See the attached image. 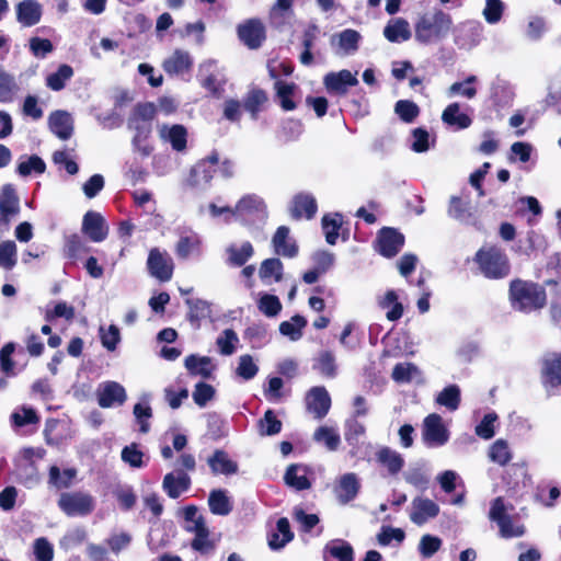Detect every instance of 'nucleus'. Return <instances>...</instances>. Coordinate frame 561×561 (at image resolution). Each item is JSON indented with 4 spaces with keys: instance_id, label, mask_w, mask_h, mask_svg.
<instances>
[{
    "instance_id": "8fccbe9b",
    "label": "nucleus",
    "mask_w": 561,
    "mask_h": 561,
    "mask_svg": "<svg viewBox=\"0 0 561 561\" xmlns=\"http://www.w3.org/2000/svg\"><path fill=\"white\" fill-rule=\"evenodd\" d=\"M184 514V529L192 534L201 533L207 529L204 517L198 513L196 506H187L183 511Z\"/></svg>"
},
{
    "instance_id": "f257e3e1",
    "label": "nucleus",
    "mask_w": 561,
    "mask_h": 561,
    "mask_svg": "<svg viewBox=\"0 0 561 561\" xmlns=\"http://www.w3.org/2000/svg\"><path fill=\"white\" fill-rule=\"evenodd\" d=\"M453 26L451 16L442 10L422 15L415 24V39L422 44H433L445 38Z\"/></svg>"
},
{
    "instance_id": "338daca9",
    "label": "nucleus",
    "mask_w": 561,
    "mask_h": 561,
    "mask_svg": "<svg viewBox=\"0 0 561 561\" xmlns=\"http://www.w3.org/2000/svg\"><path fill=\"white\" fill-rule=\"evenodd\" d=\"M396 114L405 123H412L419 115V106L408 100H400L394 105Z\"/></svg>"
},
{
    "instance_id": "79ce46f5",
    "label": "nucleus",
    "mask_w": 561,
    "mask_h": 561,
    "mask_svg": "<svg viewBox=\"0 0 561 561\" xmlns=\"http://www.w3.org/2000/svg\"><path fill=\"white\" fill-rule=\"evenodd\" d=\"M10 422L13 427H23L26 425L38 424L39 416L33 408L21 405L14 409L11 413Z\"/></svg>"
},
{
    "instance_id": "774afa93",
    "label": "nucleus",
    "mask_w": 561,
    "mask_h": 561,
    "mask_svg": "<svg viewBox=\"0 0 561 561\" xmlns=\"http://www.w3.org/2000/svg\"><path fill=\"white\" fill-rule=\"evenodd\" d=\"M504 9L505 5L501 0H485L482 15L489 24H496L502 19Z\"/></svg>"
},
{
    "instance_id": "58836bf2",
    "label": "nucleus",
    "mask_w": 561,
    "mask_h": 561,
    "mask_svg": "<svg viewBox=\"0 0 561 561\" xmlns=\"http://www.w3.org/2000/svg\"><path fill=\"white\" fill-rule=\"evenodd\" d=\"M35 454L33 448H25L23 450V456L27 460L24 467L19 468V479L20 481L27 488H32L38 483L39 477L37 469L34 463L31 461L32 456Z\"/></svg>"
},
{
    "instance_id": "37998d69",
    "label": "nucleus",
    "mask_w": 561,
    "mask_h": 561,
    "mask_svg": "<svg viewBox=\"0 0 561 561\" xmlns=\"http://www.w3.org/2000/svg\"><path fill=\"white\" fill-rule=\"evenodd\" d=\"M226 251L229 263L236 266H242L253 255V247L249 241L240 245L231 244Z\"/></svg>"
},
{
    "instance_id": "c03bdc74",
    "label": "nucleus",
    "mask_w": 561,
    "mask_h": 561,
    "mask_svg": "<svg viewBox=\"0 0 561 561\" xmlns=\"http://www.w3.org/2000/svg\"><path fill=\"white\" fill-rule=\"evenodd\" d=\"M45 169L46 164L38 156H22L19 159L16 171L21 176H27L32 173L42 174Z\"/></svg>"
},
{
    "instance_id": "f8f14e48",
    "label": "nucleus",
    "mask_w": 561,
    "mask_h": 561,
    "mask_svg": "<svg viewBox=\"0 0 561 561\" xmlns=\"http://www.w3.org/2000/svg\"><path fill=\"white\" fill-rule=\"evenodd\" d=\"M307 409L316 419H323L331 407V398L324 387L311 388L306 396Z\"/></svg>"
},
{
    "instance_id": "cd10ccee",
    "label": "nucleus",
    "mask_w": 561,
    "mask_h": 561,
    "mask_svg": "<svg viewBox=\"0 0 561 561\" xmlns=\"http://www.w3.org/2000/svg\"><path fill=\"white\" fill-rule=\"evenodd\" d=\"M317 211V202L310 194H298L294 197L290 213L294 218L310 219Z\"/></svg>"
},
{
    "instance_id": "e433bc0d",
    "label": "nucleus",
    "mask_w": 561,
    "mask_h": 561,
    "mask_svg": "<svg viewBox=\"0 0 561 561\" xmlns=\"http://www.w3.org/2000/svg\"><path fill=\"white\" fill-rule=\"evenodd\" d=\"M313 369L324 378H334L337 375L335 355L331 351H322L314 359Z\"/></svg>"
},
{
    "instance_id": "72a5a7b5",
    "label": "nucleus",
    "mask_w": 561,
    "mask_h": 561,
    "mask_svg": "<svg viewBox=\"0 0 561 561\" xmlns=\"http://www.w3.org/2000/svg\"><path fill=\"white\" fill-rule=\"evenodd\" d=\"M207 462L215 474H232L238 470V465L222 450H216Z\"/></svg>"
},
{
    "instance_id": "6e6d98bb",
    "label": "nucleus",
    "mask_w": 561,
    "mask_h": 561,
    "mask_svg": "<svg viewBox=\"0 0 561 561\" xmlns=\"http://www.w3.org/2000/svg\"><path fill=\"white\" fill-rule=\"evenodd\" d=\"M150 126L148 124L137 125L136 134L133 138V147L135 151L144 157H148L152 152V147L147 142L150 135Z\"/></svg>"
},
{
    "instance_id": "3c124183",
    "label": "nucleus",
    "mask_w": 561,
    "mask_h": 561,
    "mask_svg": "<svg viewBox=\"0 0 561 561\" xmlns=\"http://www.w3.org/2000/svg\"><path fill=\"white\" fill-rule=\"evenodd\" d=\"M477 82L476 76H469L466 80L453 83L447 90V96L461 95L466 99H473L477 95V89L473 83Z\"/></svg>"
},
{
    "instance_id": "2f4dec72",
    "label": "nucleus",
    "mask_w": 561,
    "mask_h": 561,
    "mask_svg": "<svg viewBox=\"0 0 561 561\" xmlns=\"http://www.w3.org/2000/svg\"><path fill=\"white\" fill-rule=\"evenodd\" d=\"M545 382L556 387L561 385V354H550L543 359Z\"/></svg>"
},
{
    "instance_id": "a18cd8bd",
    "label": "nucleus",
    "mask_w": 561,
    "mask_h": 561,
    "mask_svg": "<svg viewBox=\"0 0 561 561\" xmlns=\"http://www.w3.org/2000/svg\"><path fill=\"white\" fill-rule=\"evenodd\" d=\"M208 505L213 514L220 516L228 515L232 510L229 497L222 490H214L210 492Z\"/></svg>"
},
{
    "instance_id": "423d86ee",
    "label": "nucleus",
    "mask_w": 561,
    "mask_h": 561,
    "mask_svg": "<svg viewBox=\"0 0 561 561\" xmlns=\"http://www.w3.org/2000/svg\"><path fill=\"white\" fill-rule=\"evenodd\" d=\"M58 506L67 516H85L94 510V499L84 492H66L59 496Z\"/></svg>"
},
{
    "instance_id": "c9c22d12",
    "label": "nucleus",
    "mask_w": 561,
    "mask_h": 561,
    "mask_svg": "<svg viewBox=\"0 0 561 561\" xmlns=\"http://www.w3.org/2000/svg\"><path fill=\"white\" fill-rule=\"evenodd\" d=\"M308 470L306 467L300 465H290L284 476L287 485L301 491L307 490L311 486L310 481L307 478Z\"/></svg>"
},
{
    "instance_id": "7ed1b4c3",
    "label": "nucleus",
    "mask_w": 561,
    "mask_h": 561,
    "mask_svg": "<svg viewBox=\"0 0 561 561\" xmlns=\"http://www.w3.org/2000/svg\"><path fill=\"white\" fill-rule=\"evenodd\" d=\"M476 261L483 275L488 278H502L510 273L506 254L494 247L481 249L476 254Z\"/></svg>"
},
{
    "instance_id": "4468645a",
    "label": "nucleus",
    "mask_w": 561,
    "mask_h": 561,
    "mask_svg": "<svg viewBox=\"0 0 561 561\" xmlns=\"http://www.w3.org/2000/svg\"><path fill=\"white\" fill-rule=\"evenodd\" d=\"M15 15L22 26L31 27L39 23L43 7L36 0H22L15 5Z\"/></svg>"
},
{
    "instance_id": "2eb2a0df",
    "label": "nucleus",
    "mask_w": 561,
    "mask_h": 561,
    "mask_svg": "<svg viewBox=\"0 0 561 561\" xmlns=\"http://www.w3.org/2000/svg\"><path fill=\"white\" fill-rule=\"evenodd\" d=\"M158 134L160 139L163 142L170 144L175 151H183L186 148L187 130L183 125H159Z\"/></svg>"
},
{
    "instance_id": "473e14b6",
    "label": "nucleus",
    "mask_w": 561,
    "mask_h": 561,
    "mask_svg": "<svg viewBox=\"0 0 561 561\" xmlns=\"http://www.w3.org/2000/svg\"><path fill=\"white\" fill-rule=\"evenodd\" d=\"M185 367L190 374L208 378L215 370V365L210 357L190 355L185 358Z\"/></svg>"
},
{
    "instance_id": "bf43d9fd",
    "label": "nucleus",
    "mask_w": 561,
    "mask_h": 561,
    "mask_svg": "<svg viewBox=\"0 0 561 561\" xmlns=\"http://www.w3.org/2000/svg\"><path fill=\"white\" fill-rule=\"evenodd\" d=\"M238 343L239 337L232 329L224 330L216 341L220 354L225 356L232 355L236 352V346Z\"/></svg>"
},
{
    "instance_id": "0e129e2a",
    "label": "nucleus",
    "mask_w": 561,
    "mask_h": 561,
    "mask_svg": "<svg viewBox=\"0 0 561 561\" xmlns=\"http://www.w3.org/2000/svg\"><path fill=\"white\" fill-rule=\"evenodd\" d=\"M259 310L268 318L276 317L282 310V304L277 296L262 294L257 301Z\"/></svg>"
},
{
    "instance_id": "c756f323",
    "label": "nucleus",
    "mask_w": 561,
    "mask_h": 561,
    "mask_svg": "<svg viewBox=\"0 0 561 561\" xmlns=\"http://www.w3.org/2000/svg\"><path fill=\"white\" fill-rule=\"evenodd\" d=\"M360 34L355 30H344L331 37V44L336 45L344 55L354 54L358 49Z\"/></svg>"
},
{
    "instance_id": "b1692460",
    "label": "nucleus",
    "mask_w": 561,
    "mask_h": 561,
    "mask_svg": "<svg viewBox=\"0 0 561 561\" xmlns=\"http://www.w3.org/2000/svg\"><path fill=\"white\" fill-rule=\"evenodd\" d=\"M359 491V481L355 473L343 474L334 489L335 495L341 504L354 500Z\"/></svg>"
},
{
    "instance_id": "f03ea898",
    "label": "nucleus",
    "mask_w": 561,
    "mask_h": 561,
    "mask_svg": "<svg viewBox=\"0 0 561 561\" xmlns=\"http://www.w3.org/2000/svg\"><path fill=\"white\" fill-rule=\"evenodd\" d=\"M510 299L514 309L530 312L545 306L546 293L535 283L516 279L511 283Z\"/></svg>"
},
{
    "instance_id": "ddd939ff",
    "label": "nucleus",
    "mask_w": 561,
    "mask_h": 561,
    "mask_svg": "<svg viewBox=\"0 0 561 561\" xmlns=\"http://www.w3.org/2000/svg\"><path fill=\"white\" fill-rule=\"evenodd\" d=\"M356 75L357 72L352 73L346 69L337 72H329L323 78V84L331 93L345 94L350 87L358 84Z\"/></svg>"
},
{
    "instance_id": "69168bd1",
    "label": "nucleus",
    "mask_w": 561,
    "mask_h": 561,
    "mask_svg": "<svg viewBox=\"0 0 561 561\" xmlns=\"http://www.w3.org/2000/svg\"><path fill=\"white\" fill-rule=\"evenodd\" d=\"M145 455L141 450H139L136 444H130L123 448L122 450V460L128 463L133 468H142L146 466V461L144 459Z\"/></svg>"
},
{
    "instance_id": "680f3d73",
    "label": "nucleus",
    "mask_w": 561,
    "mask_h": 561,
    "mask_svg": "<svg viewBox=\"0 0 561 561\" xmlns=\"http://www.w3.org/2000/svg\"><path fill=\"white\" fill-rule=\"evenodd\" d=\"M16 244L11 241L0 243V267L10 271L16 264Z\"/></svg>"
},
{
    "instance_id": "f704fd0d",
    "label": "nucleus",
    "mask_w": 561,
    "mask_h": 561,
    "mask_svg": "<svg viewBox=\"0 0 561 561\" xmlns=\"http://www.w3.org/2000/svg\"><path fill=\"white\" fill-rule=\"evenodd\" d=\"M447 214L453 219L463 224H470L473 219L470 203L458 196L450 197Z\"/></svg>"
},
{
    "instance_id": "9d476101",
    "label": "nucleus",
    "mask_w": 561,
    "mask_h": 561,
    "mask_svg": "<svg viewBox=\"0 0 561 561\" xmlns=\"http://www.w3.org/2000/svg\"><path fill=\"white\" fill-rule=\"evenodd\" d=\"M96 396L99 405L104 409L122 405L127 399L125 388L116 381L102 382Z\"/></svg>"
},
{
    "instance_id": "39448f33",
    "label": "nucleus",
    "mask_w": 561,
    "mask_h": 561,
    "mask_svg": "<svg viewBox=\"0 0 561 561\" xmlns=\"http://www.w3.org/2000/svg\"><path fill=\"white\" fill-rule=\"evenodd\" d=\"M234 219L244 225L263 222L266 217V205L264 201L255 194L243 195L233 207Z\"/></svg>"
},
{
    "instance_id": "5fc2aeb1",
    "label": "nucleus",
    "mask_w": 561,
    "mask_h": 561,
    "mask_svg": "<svg viewBox=\"0 0 561 561\" xmlns=\"http://www.w3.org/2000/svg\"><path fill=\"white\" fill-rule=\"evenodd\" d=\"M72 76L73 69L70 66L60 65L56 72L46 78V85L53 91H60Z\"/></svg>"
},
{
    "instance_id": "ea45409f",
    "label": "nucleus",
    "mask_w": 561,
    "mask_h": 561,
    "mask_svg": "<svg viewBox=\"0 0 561 561\" xmlns=\"http://www.w3.org/2000/svg\"><path fill=\"white\" fill-rule=\"evenodd\" d=\"M293 537L294 535L290 531L288 519L282 517L277 520L276 531L273 533L268 539V546L273 550L282 549Z\"/></svg>"
},
{
    "instance_id": "7c9ffc66",
    "label": "nucleus",
    "mask_w": 561,
    "mask_h": 561,
    "mask_svg": "<svg viewBox=\"0 0 561 561\" xmlns=\"http://www.w3.org/2000/svg\"><path fill=\"white\" fill-rule=\"evenodd\" d=\"M272 243L275 252L282 256L293 257L297 253V247L289 238V229L285 226L276 230Z\"/></svg>"
},
{
    "instance_id": "a19ab883",
    "label": "nucleus",
    "mask_w": 561,
    "mask_h": 561,
    "mask_svg": "<svg viewBox=\"0 0 561 561\" xmlns=\"http://www.w3.org/2000/svg\"><path fill=\"white\" fill-rule=\"evenodd\" d=\"M259 275L264 284L270 285L280 280L283 264L278 259H266L262 262Z\"/></svg>"
},
{
    "instance_id": "052dcab7",
    "label": "nucleus",
    "mask_w": 561,
    "mask_h": 561,
    "mask_svg": "<svg viewBox=\"0 0 561 561\" xmlns=\"http://www.w3.org/2000/svg\"><path fill=\"white\" fill-rule=\"evenodd\" d=\"M282 431V422L276 417L272 410H267L259 421V432L262 436H273Z\"/></svg>"
},
{
    "instance_id": "c85d7f7f",
    "label": "nucleus",
    "mask_w": 561,
    "mask_h": 561,
    "mask_svg": "<svg viewBox=\"0 0 561 561\" xmlns=\"http://www.w3.org/2000/svg\"><path fill=\"white\" fill-rule=\"evenodd\" d=\"M442 121L446 125L457 129H466L472 124L470 116L460 111V104L457 102L449 104L443 111Z\"/></svg>"
},
{
    "instance_id": "09e8293b",
    "label": "nucleus",
    "mask_w": 561,
    "mask_h": 561,
    "mask_svg": "<svg viewBox=\"0 0 561 561\" xmlns=\"http://www.w3.org/2000/svg\"><path fill=\"white\" fill-rule=\"evenodd\" d=\"M19 91L14 77L0 67V102H11Z\"/></svg>"
},
{
    "instance_id": "dca6fc26",
    "label": "nucleus",
    "mask_w": 561,
    "mask_h": 561,
    "mask_svg": "<svg viewBox=\"0 0 561 561\" xmlns=\"http://www.w3.org/2000/svg\"><path fill=\"white\" fill-rule=\"evenodd\" d=\"M190 485L191 478L182 469L167 473L162 481V489L171 499H178Z\"/></svg>"
},
{
    "instance_id": "412c9836",
    "label": "nucleus",
    "mask_w": 561,
    "mask_h": 561,
    "mask_svg": "<svg viewBox=\"0 0 561 561\" xmlns=\"http://www.w3.org/2000/svg\"><path fill=\"white\" fill-rule=\"evenodd\" d=\"M193 65L188 51L176 49L162 62L164 71L170 76H180L190 71Z\"/></svg>"
},
{
    "instance_id": "aec40b11",
    "label": "nucleus",
    "mask_w": 561,
    "mask_h": 561,
    "mask_svg": "<svg viewBox=\"0 0 561 561\" xmlns=\"http://www.w3.org/2000/svg\"><path fill=\"white\" fill-rule=\"evenodd\" d=\"M202 238L198 233L190 231L182 233L175 244V254L181 260H187L192 256L202 254Z\"/></svg>"
},
{
    "instance_id": "4c0bfd02",
    "label": "nucleus",
    "mask_w": 561,
    "mask_h": 561,
    "mask_svg": "<svg viewBox=\"0 0 561 561\" xmlns=\"http://www.w3.org/2000/svg\"><path fill=\"white\" fill-rule=\"evenodd\" d=\"M488 457L490 461L504 467L513 458V451L505 439H496L488 450Z\"/></svg>"
},
{
    "instance_id": "864d4df0",
    "label": "nucleus",
    "mask_w": 561,
    "mask_h": 561,
    "mask_svg": "<svg viewBox=\"0 0 561 561\" xmlns=\"http://www.w3.org/2000/svg\"><path fill=\"white\" fill-rule=\"evenodd\" d=\"M436 403L450 411L458 409L460 403V389L456 385L444 388L436 397Z\"/></svg>"
},
{
    "instance_id": "9b49d317",
    "label": "nucleus",
    "mask_w": 561,
    "mask_h": 561,
    "mask_svg": "<svg viewBox=\"0 0 561 561\" xmlns=\"http://www.w3.org/2000/svg\"><path fill=\"white\" fill-rule=\"evenodd\" d=\"M439 514V506L431 499L417 496L411 503L410 519L415 525H424Z\"/></svg>"
},
{
    "instance_id": "e2e57ef3",
    "label": "nucleus",
    "mask_w": 561,
    "mask_h": 561,
    "mask_svg": "<svg viewBox=\"0 0 561 561\" xmlns=\"http://www.w3.org/2000/svg\"><path fill=\"white\" fill-rule=\"evenodd\" d=\"M266 93L262 90L255 89L248 93L244 100V108L251 114L253 119H256L261 106L266 102Z\"/></svg>"
},
{
    "instance_id": "49530a36",
    "label": "nucleus",
    "mask_w": 561,
    "mask_h": 561,
    "mask_svg": "<svg viewBox=\"0 0 561 561\" xmlns=\"http://www.w3.org/2000/svg\"><path fill=\"white\" fill-rule=\"evenodd\" d=\"M307 325V320L296 314L288 321H283L279 324V332L288 336L291 341H298L302 336V329Z\"/></svg>"
},
{
    "instance_id": "6e6552de",
    "label": "nucleus",
    "mask_w": 561,
    "mask_h": 561,
    "mask_svg": "<svg viewBox=\"0 0 561 561\" xmlns=\"http://www.w3.org/2000/svg\"><path fill=\"white\" fill-rule=\"evenodd\" d=\"M201 84L208 90L213 95L220 96L224 92L226 84V76L221 69L218 68L216 61L208 60L199 67Z\"/></svg>"
},
{
    "instance_id": "0eeeda50",
    "label": "nucleus",
    "mask_w": 561,
    "mask_h": 561,
    "mask_svg": "<svg viewBox=\"0 0 561 561\" xmlns=\"http://www.w3.org/2000/svg\"><path fill=\"white\" fill-rule=\"evenodd\" d=\"M422 439L427 447H440L449 439V432L440 415L433 413L425 417L422 427Z\"/></svg>"
},
{
    "instance_id": "603ef678",
    "label": "nucleus",
    "mask_w": 561,
    "mask_h": 561,
    "mask_svg": "<svg viewBox=\"0 0 561 561\" xmlns=\"http://www.w3.org/2000/svg\"><path fill=\"white\" fill-rule=\"evenodd\" d=\"M313 439L318 443H322L329 450H336L340 443V434L333 427L320 426L313 433Z\"/></svg>"
},
{
    "instance_id": "de8ad7c7",
    "label": "nucleus",
    "mask_w": 561,
    "mask_h": 561,
    "mask_svg": "<svg viewBox=\"0 0 561 561\" xmlns=\"http://www.w3.org/2000/svg\"><path fill=\"white\" fill-rule=\"evenodd\" d=\"M342 222V216L337 213L323 216L322 229L329 244H335Z\"/></svg>"
},
{
    "instance_id": "6ab92c4d",
    "label": "nucleus",
    "mask_w": 561,
    "mask_h": 561,
    "mask_svg": "<svg viewBox=\"0 0 561 561\" xmlns=\"http://www.w3.org/2000/svg\"><path fill=\"white\" fill-rule=\"evenodd\" d=\"M404 237L397 230L383 228L378 236V251L386 257L394 256L403 247Z\"/></svg>"
},
{
    "instance_id": "20e7f679",
    "label": "nucleus",
    "mask_w": 561,
    "mask_h": 561,
    "mask_svg": "<svg viewBox=\"0 0 561 561\" xmlns=\"http://www.w3.org/2000/svg\"><path fill=\"white\" fill-rule=\"evenodd\" d=\"M489 518L497 524L500 535L505 539L522 537L525 534L524 525L508 514L503 497L492 501Z\"/></svg>"
},
{
    "instance_id": "4be33fe9",
    "label": "nucleus",
    "mask_w": 561,
    "mask_h": 561,
    "mask_svg": "<svg viewBox=\"0 0 561 561\" xmlns=\"http://www.w3.org/2000/svg\"><path fill=\"white\" fill-rule=\"evenodd\" d=\"M20 211L19 197L11 184H5L0 191V220L8 224L12 216Z\"/></svg>"
},
{
    "instance_id": "a211bd4d",
    "label": "nucleus",
    "mask_w": 561,
    "mask_h": 561,
    "mask_svg": "<svg viewBox=\"0 0 561 561\" xmlns=\"http://www.w3.org/2000/svg\"><path fill=\"white\" fill-rule=\"evenodd\" d=\"M82 231L93 242H101L107 237L108 227L101 214L90 210L83 216Z\"/></svg>"
},
{
    "instance_id": "4d7b16f0",
    "label": "nucleus",
    "mask_w": 561,
    "mask_h": 561,
    "mask_svg": "<svg viewBox=\"0 0 561 561\" xmlns=\"http://www.w3.org/2000/svg\"><path fill=\"white\" fill-rule=\"evenodd\" d=\"M215 170L208 168L207 161H199L191 171L190 184L193 186H204L207 185L213 176Z\"/></svg>"
},
{
    "instance_id": "f3484780",
    "label": "nucleus",
    "mask_w": 561,
    "mask_h": 561,
    "mask_svg": "<svg viewBox=\"0 0 561 561\" xmlns=\"http://www.w3.org/2000/svg\"><path fill=\"white\" fill-rule=\"evenodd\" d=\"M238 35L244 45L255 49L261 46L265 38L264 26L257 20H249L238 26Z\"/></svg>"
},
{
    "instance_id": "1a4fd4ad",
    "label": "nucleus",
    "mask_w": 561,
    "mask_h": 561,
    "mask_svg": "<svg viewBox=\"0 0 561 561\" xmlns=\"http://www.w3.org/2000/svg\"><path fill=\"white\" fill-rule=\"evenodd\" d=\"M147 266L151 276L168 282L173 275V261L165 251L153 248L149 252Z\"/></svg>"
},
{
    "instance_id": "393cba45",
    "label": "nucleus",
    "mask_w": 561,
    "mask_h": 561,
    "mask_svg": "<svg viewBox=\"0 0 561 561\" xmlns=\"http://www.w3.org/2000/svg\"><path fill=\"white\" fill-rule=\"evenodd\" d=\"M50 130L60 139H68L73 131V119L66 111H56L48 117Z\"/></svg>"
},
{
    "instance_id": "5701e85b",
    "label": "nucleus",
    "mask_w": 561,
    "mask_h": 561,
    "mask_svg": "<svg viewBox=\"0 0 561 561\" xmlns=\"http://www.w3.org/2000/svg\"><path fill=\"white\" fill-rule=\"evenodd\" d=\"M377 462L383 467L390 476H397L404 467V458L397 450L383 446L376 451Z\"/></svg>"
},
{
    "instance_id": "13d9d810",
    "label": "nucleus",
    "mask_w": 561,
    "mask_h": 561,
    "mask_svg": "<svg viewBox=\"0 0 561 561\" xmlns=\"http://www.w3.org/2000/svg\"><path fill=\"white\" fill-rule=\"evenodd\" d=\"M77 471L75 469H65L62 472L57 466L49 469V483L58 489L68 488L75 479Z\"/></svg>"
},
{
    "instance_id": "bb28decb",
    "label": "nucleus",
    "mask_w": 561,
    "mask_h": 561,
    "mask_svg": "<svg viewBox=\"0 0 561 561\" xmlns=\"http://www.w3.org/2000/svg\"><path fill=\"white\" fill-rule=\"evenodd\" d=\"M383 36L391 43L410 39L411 28L409 22L402 18L391 19L383 28Z\"/></svg>"
},
{
    "instance_id": "a878e982",
    "label": "nucleus",
    "mask_w": 561,
    "mask_h": 561,
    "mask_svg": "<svg viewBox=\"0 0 561 561\" xmlns=\"http://www.w3.org/2000/svg\"><path fill=\"white\" fill-rule=\"evenodd\" d=\"M329 558H334L337 561H353L354 550L347 541L343 539H333L323 548V560L330 561Z\"/></svg>"
}]
</instances>
